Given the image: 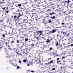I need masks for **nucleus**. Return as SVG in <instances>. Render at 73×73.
<instances>
[{
    "label": "nucleus",
    "mask_w": 73,
    "mask_h": 73,
    "mask_svg": "<svg viewBox=\"0 0 73 73\" xmlns=\"http://www.w3.org/2000/svg\"><path fill=\"white\" fill-rule=\"evenodd\" d=\"M41 33H42V31H38L36 32L33 33H37L36 34L34 35V38H36L37 37V36L36 35H38V34Z\"/></svg>",
    "instance_id": "obj_1"
},
{
    "label": "nucleus",
    "mask_w": 73,
    "mask_h": 73,
    "mask_svg": "<svg viewBox=\"0 0 73 73\" xmlns=\"http://www.w3.org/2000/svg\"><path fill=\"white\" fill-rule=\"evenodd\" d=\"M60 68L63 71L64 70V71H65V70H66V66H64L60 67Z\"/></svg>",
    "instance_id": "obj_2"
},
{
    "label": "nucleus",
    "mask_w": 73,
    "mask_h": 73,
    "mask_svg": "<svg viewBox=\"0 0 73 73\" xmlns=\"http://www.w3.org/2000/svg\"><path fill=\"white\" fill-rule=\"evenodd\" d=\"M27 64L28 66H29L30 65H32V64H33V63L30 61L27 63Z\"/></svg>",
    "instance_id": "obj_3"
},
{
    "label": "nucleus",
    "mask_w": 73,
    "mask_h": 73,
    "mask_svg": "<svg viewBox=\"0 0 73 73\" xmlns=\"http://www.w3.org/2000/svg\"><path fill=\"white\" fill-rule=\"evenodd\" d=\"M40 60H35V61L34 62V64H35L36 63V64H39V63H40Z\"/></svg>",
    "instance_id": "obj_4"
},
{
    "label": "nucleus",
    "mask_w": 73,
    "mask_h": 73,
    "mask_svg": "<svg viewBox=\"0 0 73 73\" xmlns=\"http://www.w3.org/2000/svg\"><path fill=\"white\" fill-rule=\"evenodd\" d=\"M5 42V40H3V41L0 40V44L1 45H4Z\"/></svg>",
    "instance_id": "obj_5"
},
{
    "label": "nucleus",
    "mask_w": 73,
    "mask_h": 73,
    "mask_svg": "<svg viewBox=\"0 0 73 73\" xmlns=\"http://www.w3.org/2000/svg\"><path fill=\"white\" fill-rule=\"evenodd\" d=\"M69 3H70V1L68 0L67 1H65L63 2L64 4H67V5H69Z\"/></svg>",
    "instance_id": "obj_6"
},
{
    "label": "nucleus",
    "mask_w": 73,
    "mask_h": 73,
    "mask_svg": "<svg viewBox=\"0 0 73 73\" xmlns=\"http://www.w3.org/2000/svg\"><path fill=\"white\" fill-rule=\"evenodd\" d=\"M19 51H18V52H17L16 54L17 56H23V55L21 54V53H19Z\"/></svg>",
    "instance_id": "obj_7"
},
{
    "label": "nucleus",
    "mask_w": 73,
    "mask_h": 73,
    "mask_svg": "<svg viewBox=\"0 0 73 73\" xmlns=\"http://www.w3.org/2000/svg\"><path fill=\"white\" fill-rule=\"evenodd\" d=\"M60 60V58H57L56 59V60H57L56 62L57 64H58V62H61V60Z\"/></svg>",
    "instance_id": "obj_8"
},
{
    "label": "nucleus",
    "mask_w": 73,
    "mask_h": 73,
    "mask_svg": "<svg viewBox=\"0 0 73 73\" xmlns=\"http://www.w3.org/2000/svg\"><path fill=\"white\" fill-rule=\"evenodd\" d=\"M38 57H39V58H40V57L41 56L40 55V51H39V52H38Z\"/></svg>",
    "instance_id": "obj_9"
},
{
    "label": "nucleus",
    "mask_w": 73,
    "mask_h": 73,
    "mask_svg": "<svg viewBox=\"0 0 73 73\" xmlns=\"http://www.w3.org/2000/svg\"><path fill=\"white\" fill-rule=\"evenodd\" d=\"M70 68H71V69H73V62H71V64H70Z\"/></svg>",
    "instance_id": "obj_10"
},
{
    "label": "nucleus",
    "mask_w": 73,
    "mask_h": 73,
    "mask_svg": "<svg viewBox=\"0 0 73 73\" xmlns=\"http://www.w3.org/2000/svg\"><path fill=\"white\" fill-rule=\"evenodd\" d=\"M56 32V29H53L51 31V33H54Z\"/></svg>",
    "instance_id": "obj_11"
},
{
    "label": "nucleus",
    "mask_w": 73,
    "mask_h": 73,
    "mask_svg": "<svg viewBox=\"0 0 73 73\" xmlns=\"http://www.w3.org/2000/svg\"><path fill=\"white\" fill-rule=\"evenodd\" d=\"M57 7L59 9H61V8H62V6L60 5H58L57 6Z\"/></svg>",
    "instance_id": "obj_12"
},
{
    "label": "nucleus",
    "mask_w": 73,
    "mask_h": 73,
    "mask_svg": "<svg viewBox=\"0 0 73 73\" xmlns=\"http://www.w3.org/2000/svg\"><path fill=\"white\" fill-rule=\"evenodd\" d=\"M69 17H70V16H67L65 18V20H67V19H69Z\"/></svg>",
    "instance_id": "obj_13"
},
{
    "label": "nucleus",
    "mask_w": 73,
    "mask_h": 73,
    "mask_svg": "<svg viewBox=\"0 0 73 73\" xmlns=\"http://www.w3.org/2000/svg\"><path fill=\"white\" fill-rule=\"evenodd\" d=\"M7 56H6V58H10V56H9V55L8 53H7Z\"/></svg>",
    "instance_id": "obj_14"
},
{
    "label": "nucleus",
    "mask_w": 73,
    "mask_h": 73,
    "mask_svg": "<svg viewBox=\"0 0 73 73\" xmlns=\"http://www.w3.org/2000/svg\"><path fill=\"white\" fill-rule=\"evenodd\" d=\"M23 22H21L20 23H19V25H20V26H21V27H23Z\"/></svg>",
    "instance_id": "obj_15"
},
{
    "label": "nucleus",
    "mask_w": 73,
    "mask_h": 73,
    "mask_svg": "<svg viewBox=\"0 0 73 73\" xmlns=\"http://www.w3.org/2000/svg\"><path fill=\"white\" fill-rule=\"evenodd\" d=\"M55 44L56 46H58V45H60V43H58V42H55Z\"/></svg>",
    "instance_id": "obj_16"
},
{
    "label": "nucleus",
    "mask_w": 73,
    "mask_h": 73,
    "mask_svg": "<svg viewBox=\"0 0 73 73\" xmlns=\"http://www.w3.org/2000/svg\"><path fill=\"white\" fill-rule=\"evenodd\" d=\"M57 48L58 49H59L60 48H61V49H62V48H61V46L60 45L58 46L57 47Z\"/></svg>",
    "instance_id": "obj_17"
},
{
    "label": "nucleus",
    "mask_w": 73,
    "mask_h": 73,
    "mask_svg": "<svg viewBox=\"0 0 73 73\" xmlns=\"http://www.w3.org/2000/svg\"><path fill=\"white\" fill-rule=\"evenodd\" d=\"M50 18H51V19H55V16H54L53 17L51 16V17H50Z\"/></svg>",
    "instance_id": "obj_18"
},
{
    "label": "nucleus",
    "mask_w": 73,
    "mask_h": 73,
    "mask_svg": "<svg viewBox=\"0 0 73 73\" xmlns=\"http://www.w3.org/2000/svg\"><path fill=\"white\" fill-rule=\"evenodd\" d=\"M49 62L47 63H45L44 64V65L45 66H48V65H49Z\"/></svg>",
    "instance_id": "obj_19"
},
{
    "label": "nucleus",
    "mask_w": 73,
    "mask_h": 73,
    "mask_svg": "<svg viewBox=\"0 0 73 73\" xmlns=\"http://www.w3.org/2000/svg\"><path fill=\"white\" fill-rule=\"evenodd\" d=\"M19 29V30H20V31L21 32H24V29H23V28L21 29Z\"/></svg>",
    "instance_id": "obj_20"
},
{
    "label": "nucleus",
    "mask_w": 73,
    "mask_h": 73,
    "mask_svg": "<svg viewBox=\"0 0 73 73\" xmlns=\"http://www.w3.org/2000/svg\"><path fill=\"white\" fill-rule=\"evenodd\" d=\"M53 60H51L50 62H48L49 64H52V63H53Z\"/></svg>",
    "instance_id": "obj_21"
},
{
    "label": "nucleus",
    "mask_w": 73,
    "mask_h": 73,
    "mask_svg": "<svg viewBox=\"0 0 73 73\" xmlns=\"http://www.w3.org/2000/svg\"><path fill=\"white\" fill-rule=\"evenodd\" d=\"M38 9L37 8H36L34 10V11H35V12H38Z\"/></svg>",
    "instance_id": "obj_22"
},
{
    "label": "nucleus",
    "mask_w": 73,
    "mask_h": 73,
    "mask_svg": "<svg viewBox=\"0 0 73 73\" xmlns=\"http://www.w3.org/2000/svg\"><path fill=\"white\" fill-rule=\"evenodd\" d=\"M21 7V4H18V5L16 6V7Z\"/></svg>",
    "instance_id": "obj_23"
},
{
    "label": "nucleus",
    "mask_w": 73,
    "mask_h": 73,
    "mask_svg": "<svg viewBox=\"0 0 73 73\" xmlns=\"http://www.w3.org/2000/svg\"><path fill=\"white\" fill-rule=\"evenodd\" d=\"M23 62H28V61H27V60L26 59L23 60Z\"/></svg>",
    "instance_id": "obj_24"
},
{
    "label": "nucleus",
    "mask_w": 73,
    "mask_h": 73,
    "mask_svg": "<svg viewBox=\"0 0 73 73\" xmlns=\"http://www.w3.org/2000/svg\"><path fill=\"white\" fill-rule=\"evenodd\" d=\"M46 42H50V40L49 39H47V40L46 41Z\"/></svg>",
    "instance_id": "obj_25"
},
{
    "label": "nucleus",
    "mask_w": 73,
    "mask_h": 73,
    "mask_svg": "<svg viewBox=\"0 0 73 73\" xmlns=\"http://www.w3.org/2000/svg\"><path fill=\"white\" fill-rule=\"evenodd\" d=\"M18 49H16V50H14L13 52H14V53H16V52H17V50Z\"/></svg>",
    "instance_id": "obj_26"
},
{
    "label": "nucleus",
    "mask_w": 73,
    "mask_h": 73,
    "mask_svg": "<svg viewBox=\"0 0 73 73\" xmlns=\"http://www.w3.org/2000/svg\"><path fill=\"white\" fill-rule=\"evenodd\" d=\"M34 31H38V29L37 28H36L35 29Z\"/></svg>",
    "instance_id": "obj_27"
},
{
    "label": "nucleus",
    "mask_w": 73,
    "mask_h": 73,
    "mask_svg": "<svg viewBox=\"0 0 73 73\" xmlns=\"http://www.w3.org/2000/svg\"><path fill=\"white\" fill-rule=\"evenodd\" d=\"M2 3H3V4H5V2H0V4H2Z\"/></svg>",
    "instance_id": "obj_28"
},
{
    "label": "nucleus",
    "mask_w": 73,
    "mask_h": 73,
    "mask_svg": "<svg viewBox=\"0 0 73 73\" xmlns=\"http://www.w3.org/2000/svg\"><path fill=\"white\" fill-rule=\"evenodd\" d=\"M53 14H54V13H53V12L52 13H49V15H53Z\"/></svg>",
    "instance_id": "obj_29"
},
{
    "label": "nucleus",
    "mask_w": 73,
    "mask_h": 73,
    "mask_svg": "<svg viewBox=\"0 0 73 73\" xmlns=\"http://www.w3.org/2000/svg\"><path fill=\"white\" fill-rule=\"evenodd\" d=\"M5 51V52L6 53L7 52V49L6 48H4Z\"/></svg>",
    "instance_id": "obj_30"
},
{
    "label": "nucleus",
    "mask_w": 73,
    "mask_h": 73,
    "mask_svg": "<svg viewBox=\"0 0 73 73\" xmlns=\"http://www.w3.org/2000/svg\"><path fill=\"white\" fill-rule=\"evenodd\" d=\"M42 35H43V34H42V33L40 34L39 35V37H41V36Z\"/></svg>",
    "instance_id": "obj_31"
},
{
    "label": "nucleus",
    "mask_w": 73,
    "mask_h": 73,
    "mask_svg": "<svg viewBox=\"0 0 73 73\" xmlns=\"http://www.w3.org/2000/svg\"><path fill=\"white\" fill-rule=\"evenodd\" d=\"M11 64L13 66H16V65L15 64L13 63H12Z\"/></svg>",
    "instance_id": "obj_32"
},
{
    "label": "nucleus",
    "mask_w": 73,
    "mask_h": 73,
    "mask_svg": "<svg viewBox=\"0 0 73 73\" xmlns=\"http://www.w3.org/2000/svg\"><path fill=\"white\" fill-rule=\"evenodd\" d=\"M13 17L14 19H16V15H14L13 16Z\"/></svg>",
    "instance_id": "obj_33"
},
{
    "label": "nucleus",
    "mask_w": 73,
    "mask_h": 73,
    "mask_svg": "<svg viewBox=\"0 0 73 73\" xmlns=\"http://www.w3.org/2000/svg\"><path fill=\"white\" fill-rule=\"evenodd\" d=\"M11 19H8L7 20V23H9V22H11Z\"/></svg>",
    "instance_id": "obj_34"
},
{
    "label": "nucleus",
    "mask_w": 73,
    "mask_h": 73,
    "mask_svg": "<svg viewBox=\"0 0 73 73\" xmlns=\"http://www.w3.org/2000/svg\"><path fill=\"white\" fill-rule=\"evenodd\" d=\"M29 1H30V2H31V3H33V0H29Z\"/></svg>",
    "instance_id": "obj_35"
},
{
    "label": "nucleus",
    "mask_w": 73,
    "mask_h": 73,
    "mask_svg": "<svg viewBox=\"0 0 73 73\" xmlns=\"http://www.w3.org/2000/svg\"><path fill=\"white\" fill-rule=\"evenodd\" d=\"M28 39L27 38H26L25 39V41H28Z\"/></svg>",
    "instance_id": "obj_36"
},
{
    "label": "nucleus",
    "mask_w": 73,
    "mask_h": 73,
    "mask_svg": "<svg viewBox=\"0 0 73 73\" xmlns=\"http://www.w3.org/2000/svg\"><path fill=\"white\" fill-rule=\"evenodd\" d=\"M15 40H12V41L11 42V44H12L13 43V42H15Z\"/></svg>",
    "instance_id": "obj_37"
},
{
    "label": "nucleus",
    "mask_w": 73,
    "mask_h": 73,
    "mask_svg": "<svg viewBox=\"0 0 73 73\" xmlns=\"http://www.w3.org/2000/svg\"><path fill=\"white\" fill-rule=\"evenodd\" d=\"M17 68L18 69H20V66H17Z\"/></svg>",
    "instance_id": "obj_38"
},
{
    "label": "nucleus",
    "mask_w": 73,
    "mask_h": 73,
    "mask_svg": "<svg viewBox=\"0 0 73 73\" xmlns=\"http://www.w3.org/2000/svg\"><path fill=\"white\" fill-rule=\"evenodd\" d=\"M62 59H65V56H62Z\"/></svg>",
    "instance_id": "obj_39"
},
{
    "label": "nucleus",
    "mask_w": 73,
    "mask_h": 73,
    "mask_svg": "<svg viewBox=\"0 0 73 73\" xmlns=\"http://www.w3.org/2000/svg\"><path fill=\"white\" fill-rule=\"evenodd\" d=\"M5 34H3L2 35V36H3V37H5Z\"/></svg>",
    "instance_id": "obj_40"
},
{
    "label": "nucleus",
    "mask_w": 73,
    "mask_h": 73,
    "mask_svg": "<svg viewBox=\"0 0 73 73\" xmlns=\"http://www.w3.org/2000/svg\"><path fill=\"white\" fill-rule=\"evenodd\" d=\"M19 63H20V64H21V60H19Z\"/></svg>",
    "instance_id": "obj_41"
},
{
    "label": "nucleus",
    "mask_w": 73,
    "mask_h": 73,
    "mask_svg": "<svg viewBox=\"0 0 73 73\" xmlns=\"http://www.w3.org/2000/svg\"><path fill=\"white\" fill-rule=\"evenodd\" d=\"M55 69H56V68H52V70H55Z\"/></svg>",
    "instance_id": "obj_42"
},
{
    "label": "nucleus",
    "mask_w": 73,
    "mask_h": 73,
    "mask_svg": "<svg viewBox=\"0 0 73 73\" xmlns=\"http://www.w3.org/2000/svg\"><path fill=\"white\" fill-rule=\"evenodd\" d=\"M3 21V19H2L0 20V22H1V23H2Z\"/></svg>",
    "instance_id": "obj_43"
},
{
    "label": "nucleus",
    "mask_w": 73,
    "mask_h": 73,
    "mask_svg": "<svg viewBox=\"0 0 73 73\" xmlns=\"http://www.w3.org/2000/svg\"><path fill=\"white\" fill-rule=\"evenodd\" d=\"M52 21L50 20L48 21V23H51V22H52Z\"/></svg>",
    "instance_id": "obj_44"
},
{
    "label": "nucleus",
    "mask_w": 73,
    "mask_h": 73,
    "mask_svg": "<svg viewBox=\"0 0 73 73\" xmlns=\"http://www.w3.org/2000/svg\"><path fill=\"white\" fill-rule=\"evenodd\" d=\"M3 48V47H0V50H1V49H2V48Z\"/></svg>",
    "instance_id": "obj_45"
},
{
    "label": "nucleus",
    "mask_w": 73,
    "mask_h": 73,
    "mask_svg": "<svg viewBox=\"0 0 73 73\" xmlns=\"http://www.w3.org/2000/svg\"><path fill=\"white\" fill-rule=\"evenodd\" d=\"M9 24L12 25V22H11H11H9Z\"/></svg>",
    "instance_id": "obj_46"
},
{
    "label": "nucleus",
    "mask_w": 73,
    "mask_h": 73,
    "mask_svg": "<svg viewBox=\"0 0 73 73\" xmlns=\"http://www.w3.org/2000/svg\"><path fill=\"white\" fill-rule=\"evenodd\" d=\"M27 20V19H25L23 20L24 21H26Z\"/></svg>",
    "instance_id": "obj_47"
},
{
    "label": "nucleus",
    "mask_w": 73,
    "mask_h": 73,
    "mask_svg": "<svg viewBox=\"0 0 73 73\" xmlns=\"http://www.w3.org/2000/svg\"><path fill=\"white\" fill-rule=\"evenodd\" d=\"M52 48L51 47L50 48L49 50H52Z\"/></svg>",
    "instance_id": "obj_48"
},
{
    "label": "nucleus",
    "mask_w": 73,
    "mask_h": 73,
    "mask_svg": "<svg viewBox=\"0 0 73 73\" xmlns=\"http://www.w3.org/2000/svg\"><path fill=\"white\" fill-rule=\"evenodd\" d=\"M50 11V9H48L46 11H47V12H48V11Z\"/></svg>",
    "instance_id": "obj_49"
},
{
    "label": "nucleus",
    "mask_w": 73,
    "mask_h": 73,
    "mask_svg": "<svg viewBox=\"0 0 73 73\" xmlns=\"http://www.w3.org/2000/svg\"><path fill=\"white\" fill-rule=\"evenodd\" d=\"M38 38H39V37L37 36L36 37V39H37V40H38Z\"/></svg>",
    "instance_id": "obj_50"
},
{
    "label": "nucleus",
    "mask_w": 73,
    "mask_h": 73,
    "mask_svg": "<svg viewBox=\"0 0 73 73\" xmlns=\"http://www.w3.org/2000/svg\"><path fill=\"white\" fill-rule=\"evenodd\" d=\"M57 36H58V37H61V35H59V34H58L57 35Z\"/></svg>",
    "instance_id": "obj_51"
},
{
    "label": "nucleus",
    "mask_w": 73,
    "mask_h": 73,
    "mask_svg": "<svg viewBox=\"0 0 73 73\" xmlns=\"http://www.w3.org/2000/svg\"><path fill=\"white\" fill-rule=\"evenodd\" d=\"M31 72L32 73H34V72H35V71H31Z\"/></svg>",
    "instance_id": "obj_52"
},
{
    "label": "nucleus",
    "mask_w": 73,
    "mask_h": 73,
    "mask_svg": "<svg viewBox=\"0 0 73 73\" xmlns=\"http://www.w3.org/2000/svg\"><path fill=\"white\" fill-rule=\"evenodd\" d=\"M17 43H19V41L18 40H17Z\"/></svg>",
    "instance_id": "obj_53"
},
{
    "label": "nucleus",
    "mask_w": 73,
    "mask_h": 73,
    "mask_svg": "<svg viewBox=\"0 0 73 73\" xmlns=\"http://www.w3.org/2000/svg\"><path fill=\"white\" fill-rule=\"evenodd\" d=\"M34 45H35V44H33L31 45V46H34Z\"/></svg>",
    "instance_id": "obj_54"
},
{
    "label": "nucleus",
    "mask_w": 73,
    "mask_h": 73,
    "mask_svg": "<svg viewBox=\"0 0 73 73\" xmlns=\"http://www.w3.org/2000/svg\"><path fill=\"white\" fill-rule=\"evenodd\" d=\"M19 47L20 48V49H22V46H20Z\"/></svg>",
    "instance_id": "obj_55"
},
{
    "label": "nucleus",
    "mask_w": 73,
    "mask_h": 73,
    "mask_svg": "<svg viewBox=\"0 0 73 73\" xmlns=\"http://www.w3.org/2000/svg\"><path fill=\"white\" fill-rule=\"evenodd\" d=\"M51 58H49L48 59V60H51Z\"/></svg>",
    "instance_id": "obj_56"
},
{
    "label": "nucleus",
    "mask_w": 73,
    "mask_h": 73,
    "mask_svg": "<svg viewBox=\"0 0 73 73\" xmlns=\"http://www.w3.org/2000/svg\"><path fill=\"white\" fill-rule=\"evenodd\" d=\"M6 13H8V12H9V11L7 10L6 11Z\"/></svg>",
    "instance_id": "obj_57"
},
{
    "label": "nucleus",
    "mask_w": 73,
    "mask_h": 73,
    "mask_svg": "<svg viewBox=\"0 0 73 73\" xmlns=\"http://www.w3.org/2000/svg\"><path fill=\"white\" fill-rule=\"evenodd\" d=\"M7 27H9V28H11V26H10V25L7 26Z\"/></svg>",
    "instance_id": "obj_58"
},
{
    "label": "nucleus",
    "mask_w": 73,
    "mask_h": 73,
    "mask_svg": "<svg viewBox=\"0 0 73 73\" xmlns=\"http://www.w3.org/2000/svg\"><path fill=\"white\" fill-rule=\"evenodd\" d=\"M64 24H65V23H62V25H64Z\"/></svg>",
    "instance_id": "obj_59"
},
{
    "label": "nucleus",
    "mask_w": 73,
    "mask_h": 73,
    "mask_svg": "<svg viewBox=\"0 0 73 73\" xmlns=\"http://www.w3.org/2000/svg\"><path fill=\"white\" fill-rule=\"evenodd\" d=\"M37 1H38V0H35V2H37Z\"/></svg>",
    "instance_id": "obj_60"
},
{
    "label": "nucleus",
    "mask_w": 73,
    "mask_h": 73,
    "mask_svg": "<svg viewBox=\"0 0 73 73\" xmlns=\"http://www.w3.org/2000/svg\"><path fill=\"white\" fill-rule=\"evenodd\" d=\"M8 49H9V50H12V49L11 48H10L9 47L8 48Z\"/></svg>",
    "instance_id": "obj_61"
},
{
    "label": "nucleus",
    "mask_w": 73,
    "mask_h": 73,
    "mask_svg": "<svg viewBox=\"0 0 73 73\" xmlns=\"http://www.w3.org/2000/svg\"><path fill=\"white\" fill-rule=\"evenodd\" d=\"M19 17H20V16H21V14L19 15Z\"/></svg>",
    "instance_id": "obj_62"
},
{
    "label": "nucleus",
    "mask_w": 73,
    "mask_h": 73,
    "mask_svg": "<svg viewBox=\"0 0 73 73\" xmlns=\"http://www.w3.org/2000/svg\"><path fill=\"white\" fill-rule=\"evenodd\" d=\"M64 73H68V72L67 71H66Z\"/></svg>",
    "instance_id": "obj_63"
},
{
    "label": "nucleus",
    "mask_w": 73,
    "mask_h": 73,
    "mask_svg": "<svg viewBox=\"0 0 73 73\" xmlns=\"http://www.w3.org/2000/svg\"><path fill=\"white\" fill-rule=\"evenodd\" d=\"M71 46H73V44H71Z\"/></svg>",
    "instance_id": "obj_64"
}]
</instances>
